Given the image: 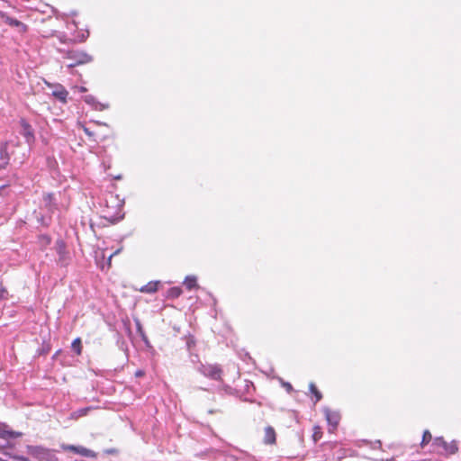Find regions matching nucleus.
Instances as JSON below:
<instances>
[{
	"mask_svg": "<svg viewBox=\"0 0 461 461\" xmlns=\"http://www.w3.org/2000/svg\"><path fill=\"white\" fill-rule=\"evenodd\" d=\"M81 91L85 92V91H86V89L85 87H81Z\"/></svg>",
	"mask_w": 461,
	"mask_h": 461,
	"instance_id": "e433bc0d",
	"label": "nucleus"
},
{
	"mask_svg": "<svg viewBox=\"0 0 461 461\" xmlns=\"http://www.w3.org/2000/svg\"><path fill=\"white\" fill-rule=\"evenodd\" d=\"M2 17L6 24L12 27L18 28L20 32L23 33L28 31V26L25 23L18 21L17 19L5 14H3Z\"/></svg>",
	"mask_w": 461,
	"mask_h": 461,
	"instance_id": "6e6552de",
	"label": "nucleus"
},
{
	"mask_svg": "<svg viewBox=\"0 0 461 461\" xmlns=\"http://www.w3.org/2000/svg\"><path fill=\"white\" fill-rule=\"evenodd\" d=\"M191 362L194 364L196 363L197 365H199V363H201V362L199 361L198 355H191Z\"/></svg>",
	"mask_w": 461,
	"mask_h": 461,
	"instance_id": "a878e982",
	"label": "nucleus"
},
{
	"mask_svg": "<svg viewBox=\"0 0 461 461\" xmlns=\"http://www.w3.org/2000/svg\"><path fill=\"white\" fill-rule=\"evenodd\" d=\"M55 249L59 255V263L61 266H66L68 261V252L67 250L66 243L63 240H58L56 241Z\"/></svg>",
	"mask_w": 461,
	"mask_h": 461,
	"instance_id": "423d86ee",
	"label": "nucleus"
},
{
	"mask_svg": "<svg viewBox=\"0 0 461 461\" xmlns=\"http://www.w3.org/2000/svg\"><path fill=\"white\" fill-rule=\"evenodd\" d=\"M313 395L315 396V402L321 401L322 398V394L320 391H316V393Z\"/></svg>",
	"mask_w": 461,
	"mask_h": 461,
	"instance_id": "bb28decb",
	"label": "nucleus"
},
{
	"mask_svg": "<svg viewBox=\"0 0 461 461\" xmlns=\"http://www.w3.org/2000/svg\"><path fill=\"white\" fill-rule=\"evenodd\" d=\"M158 282H149L142 286L140 291L147 294H153L158 291Z\"/></svg>",
	"mask_w": 461,
	"mask_h": 461,
	"instance_id": "4468645a",
	"label": "nucleus"
},
{
	"mask_svg": "<svg viewBox=\"0 0 461 461\" xmlns=\"http://www.w3.org/2000/svg\"><path fill=\"white\" fill-rule=\"evenodd\" d=\"M43 201L45 203L46 207L49 211L52 212L53 209L57 207L56 203H54V194H47L43 196Z\"/></svg>",
	"mask_w": 461,
	"mask_h": 461,
	"instance_id": "ddd939ff",
	"label": "nucleus"
},
{
	"mask_svg": "<svg viewBox=\"0 0 461 461\" xmlns=\"http://www.w3.org/2000/svg\"><path fill=\"white\" fill-rule=\"evenodd\" d=\"M194 368L205 377L212 380H220L221 377L222 370L217 365H204L203 363H199V365H196Z\"/></svg>",
	"mask_w": 461,
	"mask_h": 461,
	"instance_id": "7ed1b4c3",
	"label": "nucleus"
},
{
	"mask_svg": "<svg viewBox=\"0 0 461 461\" xmlns=\"http://www.w3.org/2000/svg\"><path fill=\"white\" fill-rule=\"evenodd\" d=\"M192 345H193V340H188V341H187V347H188V348H190Z\"/></svg>",
	"mask_w": 461,
	"mask_h": 461,
	"instance_id": "f704fd0d",
	"label": "nucleus"
},
{
	"mask_svg": "<svg viewBox=\"0 0 461 461\" xmlns=\"http://www.w3.org/2000/svg\"><path fill=\"white\" fill-rule=\"evenodd\" d=\"M91 410V408L87 407V408H82V409H79L77 411H76L74 412V415L76 417H82V416H85L87 414V412Z\"/></svg>",
	"mask_w": 461,
	"mask_h": 461,
	"instance_id": "412c9836",
	"label": "nucleus"
},
{
	"mask_svg": "<svg viewBox=\"0 0 461 461\" xmlns=\"http://www.w3.org/2000/svg\"><path fill=\"white\" fill-rule=\"evenodd\" d=\"M26 447L28 454L40 461H59L55 453V450L44 447L42 446L28 445Z\"/></svg>",
	"mask_w": 461,
	"mask_h": 461,
	"instance_id": "f257e3e1",
	"label": "nucleus"
},
{
	"mask_svg": "<svg viewBox=\"0 0 461 461\" xmlns=\"http://www.w3.org/2000/svg\"><path fill=\"white\" fill-rule=\"evenodd\" d=\"M144 375H145V372L143 370H140V369H139V370H137L135 372V376L136 377H142Z\"/></svg>",
	"mask_w": 461,
	"mask_h": 461,
	"instance_id": "cd10ccee",
	"label": "nucleus"
},
{
	"mask_svg": "<svg viewBox=\"0 0 461 461\" xmlns=\"http://www.w3.org/2000/svg\"><path fill=\"white\" fill-rule=\"evenodd\" d=\"M20 134L24 138L28 145H32L35 141L34 130L32 125L24 119L20 121Z\"/></svg>",
	"mask_w": 461,
	"mask_h": 461,
	"instance_id": "39448f33",
	"label": "nucleus"
},
{
	"mask_svg": "<svg viewBox=\"0 0 461 461\" xmlns=\"http://www.w3.org/2000/svg\"><path fill=\"white\" fill-rule=\"evenodd\" d=\"M106 452H107V453H113V449H110V450H107Z\"/></svg>",
	"mask_w": 461,
	"mask_h": 461,
	"instance_id": "4c0bfd02",
	"label": "nucleus"
},
{
	"mask_svg": "<svg viewBox=\"0 0 461 461\" xmlns=\"http://www.w3.org/2000/svg\"><path fill=\"white\" fill-rule=\"evenodd\" d=\"M60 448L64 451L74 452L82 456L92 457V458L96 457V454L93 450L88 449L82 446H75V445H68V444L62 443L60 445Z\"/></svg>",
	"mask_w": 461,
	"mask_h": 461,
	"instance_id": "20e7f679",
	"label": "nucleus"
},
{
	"mask_svg": "<svg viewBox=\"0 0 461 461\" xmlns=\"http://www.w3.org/2000/svg\"><path fill=\"white\" fill-rule=\"evenodd\" d=\"M15 458H16L17 460H19V461H31L28 457H25V456H16Z\"/></svg>",
	"mask_w": 461,
	"mask_h": 461,
	"instance_id": "2f4dec72",
	"label": "nucleus"
},
{
	"mask_svg": "<svg viewBox=\"0 0 461 461\" xmlns=\"http://www.w3.org/2000/svg\"><path fill=\"white\" fill-rule=\"evenodd\" d=\"M135 322H136L138 331L140 332V334L141 336H144L140 321L139 320H136Z\"/></svg>",
	"mask_w": 461,
	"mask_h": 461,
	"instance_id": "b1692460",
	"label": "nucleus"
},
{
	"mask_svg": "<svg viewBox=\"0 0 461 461\" xmlns=\"http://www.w3.org/2000/svg\"><path fill=\"white\" fill-rule=\"evenodd\" d=\"M8 144L5 142L0 146V168L4 169L9 163L10 156L8 153Z\"/></svg>",
	"mask_w": 461,
	"mask_h": 461,
	"instance_id": "9d476101",
	"label": "nucleus"
},
{
	"mask_svg": "<svg viewBox=\"0 0 461 461\" xmlns=\"http://www.w3.org/2000/svg\"><path fill=\"white\" fill-rule=\"evenodd\" d=\"M88 35H89V32H86V35H85V34H82V37H81L80 41H86V39L88 37Z\"/></svg>",
	"mask_w": 461,
	"mask_h": 461,
	"instance_id": "473e14b6",
	"label": "nucleus"
},
{
	"mask_svg": "<svg viewBox=\"0 0 461 461\" xmlns=\"http://www.w3.org/2000/svg\"><path fill=\"white\" fill-rule=\"evenodd\" d=\"M284 387L286 389L287 392L293 391V386L289 383H284Z\"/></svg>",
	"mask_w": 461,
	"mask_h": 461,
	"instance_id": "c85d7f7f",
	"label": "nucleus"
},
{
	"mask_svg": "<svg viewBox=\"0 0 461 461\" xmlns=\"http://www.w3.org/2000/svg\"><path fill=\"white\" fill-rule=\"evenodd\" d=\"M36 218H37V222L40 223L42 226H46L47 227L50 223V218H46L44 215L40 214V215H37Z\"/></svg>",
	"mask_w": 461,
	"mask_h": 461,
	"instance_id": "aec40b11",
	"label": "nucleus"
},
{
	"mask_svg": "<svg viewBox=\"0 0 461 461\" xmlns=\"http://www.w3.org/2000/svg\"><path fill=\"white\" fill-rule=\"evenodd\" d=\"M65 58L71 59L73 61L72 63L68 64V68L86 64L93 60V58L86 52L79 50H68L66 51Z\"/></svg>",
	"mask_w": 461,
	"mask_h": 461,
	"instance_id": "f03ea898",
	"label": "nucleus"
},
{
	"mask_svg": "<svg viewBox=\"0 0 461 461\" xmlns=\"http://www.w3.org/2000/svg\"><path fill=\"white\" fill-rule=\"evenodd\" d=\"M84 101L96 111H103L109 107L108 104L98 102L92 95H86Z\"/></svg>",
	"mask_w": 461,
	"mask_h": 461,
	"instance_id": "1a4fd4ad",
	"label": "nucleus"
},
{
	"mask_svg": "<svg viewBox=\"0 0 461 461\" xmlns=\"http://www.w3.org/2000/svg\"><path fill=\"white\" fill-rule=\"evenodd\" d=\"M432 438V436L429 430H425L422 435V439L420 442L421 447H423L426 444H428Z\"/></svg>",
	"mask_w": 461,
	"mask_h": 461,
	"instance_id": "6ab92c4d",
	"label": "nucleus"
},
{
	"mask_svg": "<svg viewBox=\"0 0 461 461\" xmlns=\"http://www.w3.org/2000/svg\"><path fill=\"white\" fill-rule=\"evenodd\" d=\"M264 442L266 444H274V443H276V431H275L273 427L267 426L265 429Z\"/></svg>",
	"mask_w": 461,
	"mask_h": 461,
	"instance_id": "f8f14e48",
	"label": "nucleus"
},
{
	"mask_svg": "<svg viewBox=\"0 0 461 461\" xmlns=\"http://www.w3.org/2000/svg\"><path fill=\"white\" fill-rule=\"evenodd\" d=\"M434 444L442 447H447V442L443 439V438H436Z\"/></svg>",
	"mask_w": 461,
	"mask_h": 461,
	"instance_id": "4be33fe9",
	"label": "nucleus"
},
{
	"mask_svg": "<svg viewBox=\"0 0 461 461\" xmlns=\"http://www.w3.org/2000/svg\"><path fill=\"white\" fill-rule=\"evenodd\" d=\"M7 290L5 288H0V300H4L6 298Z\"/></svg>",
	"mask_w": 461,
	"mask_h": 461,
	"instance_id": "5701e85b",
	"label": "nucleus"
},
{
	"mask_svg": "<svg viewBox=\"0 0 461 461\" xmlns=\"http://www.w3.org/2000/svg\"><path fill=\"white\" fill-rule=\"evenodd\" d=\"M84 131L89 137H92L94 135V133L88 128H84Z\"/></svg>",
	"mask_w": 461,
	"mask_h": 461,
	"instance_id": "c756f323",
	"label": "nucleus"
},
{
	"mask_svg": "<svg viewBox=\"0 0 461 461\" xmlns=\"http://www.w3.org/2000/svg\"><path fill=\"white\" fill-rule=\"evenodd\" d=\"M184 285L188 290L198 287L197 278L194 276H187L184 281Z\"/></svg>",
	"mask_w": 461,
	"mask_h": 461,
	"instance_id": "2eb2a0df",
	"label": "nucleus"
},
{
	"mask_svg": "<svg viewBox=\"0 0 461 461\" xmlns=\"http://www.w3.org/2000/svg\"><path fill=\"white\" fill-rule=\"evenodd\" d=\"M97 124H99V125H106L105 122H97Z\"/></svg>",
	"mask_w": 461,
	"mask_h": 461,
	"instance_id": "c9c22d12",
	"label": "nucleus"
},
{
	"mask_svg": "<svg viewBox=\"0 0 461 461\" xmlns=\"http://www.w3.org/2000/svg\"><path fill=\"white\" fill-rule=\"evenodd\" d=\"M43 241H45L47 244L50 243V238L48 235L42 236Z\"/></svg>",
	"mask_w": 461,
	"mask_h": 461,
	"instance_id": "7c9ffc66",
	"label": "nucleus"
},
{
	"mask_svg": "<svg viewBox=\"0 0 461 461\" xmlns=\"http://www.w3.org/2000/svg\"><path fill=\"white\" fill-rule=\"evenodd\" d=\"M443 448H444V450H445L447 454H450V455L455 454V453L457 451V449H458V447H457V444H456V441H452V442H450V443H447V447H444Z\"/></svg>",
	"mask_w": 461,
	"mask_h": 461,
	"instance_id": "a211bd4d",
	"label": "nucleus"
},
{
	"mask_svg": "<svg viewBox=\"0 0 461 461\" xmlns=\"http://www.w3.org/2000/svg\"><path fill=\"white\" fill-rule=\"evenodd\" d=\"M309 389H310V392L314 394L316 393V391H319L315 385L314 383H310L309 384Z\"/></svg>",
	"mask_w": 461,
	"mask_h": 461,
	"instance_id": "393cba45",
	"label": "nucleus"
},
{
	"mask_svg": "<svg viewBox=\"0 0 461 461\" xmlns=\"http://www.w3.org/2000/svg\"><path fill=\"white\" fill-rule=\"evenodd\" d=\"M8 433H9V435H10V437H11V438H15V437L18 435V433L16 434V433H14V431H10V432H8Z\"/></svg>",
	"mask_w": 461,
	"mask_h": 461,
	"instance_id": "72a5a7b5",
	"label": "nucleus"
},
{
	"mask_svg": "<svg viewBox=\"0 0 461 461\" xmlns=\"http://www.w3.org/2000/svg\"><path fill=\"white\" fill-rule=\"evenodd\" d=\"M182 294V290L180 287H171L167 291V298L176 299L178 298Z\"/></svg>",
	"mask_w": 461,
	"mask_h": 461,
	"instance_id": "dca6fc26",
	"label": "nucleus"
},
{
	"mask_svg": "<svg viewBox=\"0 0 461 461\" xmlns=\"http://www.w3.org/2000/svg\"><path fill=\"white\" fill-rule=\"evenodd\" d=\"M68 92L65 89L64 86L59 85L56 90L53 91L52 95L55 96L59 101L66 103Z\"/></svg>",
	"mask_w": 461,
	"mask_h": 461,
	"instance_id": "9b49d317",
	"label": "nucleus"
},
{
	"mask_svg": "<svg viewBox=\"0 0 461 461\" xmlns=\"http://www.w3.org/2000/svg\"><path fill=\"white\" fill-rule=\"evenodd\" d=\"M323 412L329 425L332 426L333 428H337L340 420L339 413L338 411H331L328 407L323 408Z\"/></svg>",
	"mask_w": 461,
	"mask_h": 461,
	"instance_id": "0eeeda50",
	"label": "nucleus"
},
{
	"mask_svg": "<svg viewBox=\"0 0 461 461\" xmlns=\"http://www.w3.org/2000/svg\"><path fill=\"white\" fill-rule=\"evenodd\" d=\"M72 349L75 351V353L79 356L82 353V342L80 338H77L73 340L71 344Z\"/></svg>",
	"mask_w": 461,
	"mask_h": 461,
	"instance_id": "f3484780",
	"label": "nucleus"
}]
</instances>
